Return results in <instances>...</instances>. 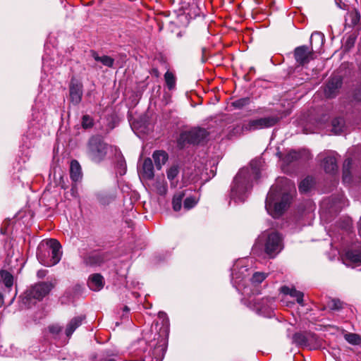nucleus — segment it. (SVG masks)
I'll list each match as a JSON object with an SVG mask.
<instances>
[{
	"mask_svg": "<svg viewBox=\"0 0 361 361\" xmlns=\"http://www.w3.org/2000/svg\"><path fill=\"white\" fill-rule=\"evenodd\" d=\"M260 160H252L248 167L241 169L234 177L231 185L229 202L235 204L245 202L250 193L253 181H257L261 176Z\"/></svg>",
	"mask_w": 361,
	"mask_h": 361,
	"instance_id": "nucleus-1",
	"label": "nucleus"
},
{
	"mask_svg": "<svg viewBox=\"0 0 361 361\" xmlns=\"http://www.w3.org/2000/svg\"><path fill=\"white\" fill-rule=\"evenodd\" d=\"M295 192L294 184L288 178L279 179L267 195L265 209L274 218L280 217L289 207Z\"/></svg>",
	"mask_w": 361,
	"mask_h": 361,
	"instance_id": "nucleus-2",
	"label": "nucleus"
},
{
	"mask_svg": "<svg viewBox=\"0 0 361 361\" xmlns=\"http://www.w3.org/2000/svg\"><path fill=\"white\" fill-rule=\"evenodd\" d=\"M283 237L275 231H264L257 238L252 246L254 255L264 254L270 259L275 258L283 249Z\"/></svg>",
	"mask_w": 361,
	"mask_h": 361,
	"instance_id": "nucleus-3",
	"label": "nucleus"
},
{
	"mask_svg": "<svg viewBox=\"0 0 361 361\" xmlns=\"http://www.w3.org/2000/svg\"><path fill=\"white\" fill-rule=\"evenodd\" d=\"M62 256L61 245L56 239H49L41 243L37 250V257L40 264L52 267L58 264Z\"/></svg>",
	"mask_w": 361,
	"mask_h": 361,
	"instance_id": "nucleus-4",
	"label": "nucleus"
},
{
	"mask_svg": "<svg viewBox=\"0 0 361 361\" xmlns=\"http://www.w3.org/2000/svg\"><path fill=\"white\" fill-rule=\"evenodd\" d=\"M114 146L109 145L99 135L92 136L87 144V154L95 163L104 160L109 151H114Z\"/></svg>",
	"mask_w": 361,
	"mask_h": 361,
	"instance_id": "nucleus-5",
	"label": "nucleus"
},
{
	"mask_svg": "<svg viewBox=\"0 0 361 361\" xmlns=\"http://www.w3.org/2000/svg\"><path fill=\"white\" fill-rule=\"evenodd\" d=\"M54 287L51 282L44 281L35 284L27 289L21 298L22 304L27 308L42 300Z\"/></svg>",
	"mask_w": 361,
	"mask_h": 361,
	"instance_id": "nucleus-6",
	"label": "nucleus"
},
{
	"mask_svg": "<svg viewBox=\"0 0 361 361\" xmlns=\"http://www.w3.org/2000/svg\"><path fill=\"white\" fill-rule=\"evenodd\" d=\"M250 275L247 259L237 260L231 268V283L241 294H248L246 291L247 278Z\"/></svg>",
	"mask_w": 361,
	"mask_h": 361,
	"instance_id": "nucleus-7",
	"label": "nucleus"
},
{
	"mask_svg": "<svg viewBox=\"0 0 361 361\" xmlns=\"http://www.w3.org/2000/svg\"><path fill=\"white\" fill-rule=\"evenodd\" d=\"M112 257L113 254L104 249L93 250L81 256L82 264L92 268L105 265Z\"/></svg>",
	"mask_w": 361,
	"mask_h": 361,
	"instance_id": "nucleus-8",
	"label": "nucleus"
},
{
	"mask_svg": "<svg viewBox=\"0 0 361 361\" xmlns=\"http://www.w3.org/2000/svg\"><path fill=\"white\" fill-rule=\"evenodd\" d=\"M198 200L192 195V190L180 188L172 198V207L175 212H179L182 208L186 211L193 208L197 204Z\"/></svg>",
	"mask_w": 361,
	"mask_h": 361,
	"instance_id": "nucleus-9",
	"label": "nucleus"
},
{
	"mask_svg": "<svg viewBox=\"0 0 361 361\" xmlns=\"http://www.w3.org/2000/svg\"><path fill=\"white\" fill-rule=\"evenodd\" d=\"M247 306L259 315L271 317L276 307L275 298L274 297L250 298Z\"/></svg>",
	"mask_w": 361,
	"mask_h": 361,
	"instance_id": "nucleus-10",
	"label": "nucleus"
},
{
	"mask_svg": "<svg viewBox=\"0 0 361 361\" xmlns=\"http://www.w3.org/2000/svg\"><path fill=\"white\" fill-rule=\"evenodd\" d=\"M280 118L277 115H271L267 117L250 119L245 121L240 126L242 133L251 132L274 126Z\"/></svg>",
	"mask_w": 361,
	"mask_h": 361,
	"instance_id": "nucleus-11",
	"label": "nucleus"
},
{
	"mask_svg": "<svg viewBox=\"0 0 361 361\" xmlns=\"http://www.w3.org/2000/svg\"><path fill=\"white\" fill-rule=\"evenodd\" d=\"M209 135L207 130L202 128H194L180 133L178 143L180 147L187 144L199 145L203 142Z\"/></svg>",
	"mask_w": 361,
	"mask_h": 361,
	"instance_id": "nucleus-12",
	"label": "nucleus"
},
{
	"mask_svg": "<svg viewBox=\"0 0 361 361\" xmlns=\"http://www.w3.org/2000/svg\"><path fill=\"white\" fill-rule=\"evenodd\" d=\"M0 306L4 304L6 298L10 296V292L13 285V277L11 274L5 270L0 271Z\"/></svg>",
	"mask_w": 361,
	"mask_h": 361,
	"instance_id": "nucleus-13",
	"label": "nucleus"
},
{
	"mask_svg": "<svg viewBox=\"0 0 361 361\" xmlns=\"http://www.w3.org/2000/svg\"><path fill=\"white\" fill-rule=\"evenodd\" d=\"M69 99L73 105H78L83 95V85L75 78H72L69 83Z\"/></svg>",
	"mask_w": 361,
	"mask_h": 361,
	"instance_id": "nucleus-14",
	"label": "nucleus"
},
{
	"mask_svg": "<svg viewBox=\"0 0 361 361\" xmlns=\"http://www.w3.org/2000/svg\"><path fill=\"white\" fill-rule=\"evenodd\" d=\"M343 85V79L341 76L331 77L326 82L324 94L327 98H334Z\"/></svg>",
	"mask_w": 361,
	"mask_h": 361,
	"instance_id": "nucleus-15",
	"label": "nucleus"
},
{
	"mask_svg": "<svg viewBox=\"0 0 361 361\" xmlns=\"http://www.w3.org/2000/svg\"><path fill=\"white\" fill-rule=\"evenodd\" d=\"M313 48H309L306 45L298 47L294 50V58L296 62L300 66L307 64L312 58Z\"/></svg>",
	"mask_w": 361,
	"mask_h": 361,
	"instance_id": "nucleus-16",
	"label": "nucleus"
},
{
	"mask_svg": "<svg viewBox=\"0 0 361 361\" xmlns=\"http://www.w3.org/2000/svg\"><path fill=\"white\" fill-rule=\"evenodd\" d=\"M45 121V111L39 102H36L32 107V121L30 126L37 129H39Z\"/></svg>",
	"mask_w": 361,
	"mask_h": 361,
	"instance_id": "nucleus-17",
	"label": "nucleus"
},
{
	"mask_svg": "<svg viewBox=\"0 0 361 361\" xmlns=\"http://www.w3.org/2000/svg\"><path fill=\"white\" fill-rule=\"evenodd\" d=\"M337 153L331 152L324 158L322 166L326 173L331 175L337 173L338 169L337 164Z\"/></svg>",
	"mask_w": 361,
	"mask_h": 361,
	"instance_id": "nucleus-18",
	"label": "nucleus"
},
{
	"mask_svg": "<svg viewBox=\"0 0 361 361\" xmlns=\"http://www.w3.org/2000/svg\"><path fill=\"white\" fill-rule=\"evenodd\" d=\"M309 157V152L307 150H290L282 159L284 164L289 165L294 161L299 160H305Z\"/></svg>",
	"mask_w": 361,
	"mask_h": 361,
	"instance_id": "nucleus-19",
	"label": "nucleus"
},
{
	"mask_svg": "<svg viewBox=\"0 0 361 361\" xmlns=\"http://www.w3.org/2000/svg\"><path fill=\"white\" fill-rule=\"evenodd\" d=\"M87 286L93 291H99L104 286V279L100 274H92L88 278Z\"/></svg>",
	"mask_w": 361,
	"mask_h": 361,
	"instance_id": "nucleus-20",
	"label": "nucleus"
},
{
	"mask_svg": "<svg viewBox=\"0 0 361 361\" xmlns=\"http://www.w3.org/2000/svg\"><path fill=\"white\" fill-rule=\"evenodd\" d=\"M281 292L284 295H290L295 298L300 305H305L303 300L304 293L301 291L297 290L294 287L283 286L281 288Z\"/></svg>",
	"mask_w": 361,
	"mask_h": 361,
	"instance_id": "nucleus-21",
	"label": "nucleus"
},
{
	"mask_svg": "<svg viewBox=\"0 0 361 361\" xmlns=\"http://www.w3.org/2000/svg\"><path fill=\"white\" fill-rule=\"evenodd\" d=\"M180 173L179 167L177 165H173L168 169L166 171L167 178L170 182L171 188H176L179 186L178 175Z\"/></svg>",
	"mask_w": 361,
	"mask_h": 361,
	"instance_id": "nucleus-22",
	"label": "nucleus"
},
{
	"mask_svg": "<svg viewBox=\"0 0 361 361\" xmlns=\"http://www.w3.org/2000/svg\"><path fill=\"white\" fill-rule=\"evenodd\" d=\"M113 152L114 153L116 160V167L117 173L120 176H123L126 172V163L121 152L116 147L114 148Z\"/></svg>",
	"mask_w": 361,
	"mask_h": 361,
	"instance_id": "nucleus-23",
	"label": "nucleus"
},
{
	"mask_svg": "<svg viewBox=\"0 0 361 361\" xmlns=\"http://www.w3.org/2000/svg\"><path fill=\"white\" fill-rule=\"evenodd\" d=\"M85 319V315L77 316L71 319V321L68 323L65 330L66 336L68 338L71 337V336L82 324Z\"/></svg>",
	"mask_w": 361,
	"mask_h": 361,
	"instance_id": "nucleus-24",
	"label": "nucleus"
},
{
	"mask_svg": "<svg viewBox=\"0 0 361 361\" xmlns=\"http://www.w3.org/2000/svg\"><path fill=\"white\" fill-rule=\"evenodd\" d=\"M140 173L145 179L151 180L154 178V166L150 158H146L144 160Z\"/></svg>",
	"mask_w": 361,
	"mask_h": 361,
	"instance_id": "nucleus-25",
	"label": "nucleus"
},
{
	"mask_svg": "<svg viewBox=\"0 0 361 361\" xmlns=\"http://www.w3.org/2000/svg\"><path fill=\"white\" fill-rule=\"evenodd\" d=\"M70 177L73 182H78L82 179L81 166L77 160H72L71 162Z\"/></svg>",
	"mask_w": 361,
	"mask_h": 361,
	"instance_id": "nucleus-26",
	"label": "nucleus"
},
{
	"mask_svg": "<svg viewBox=\"0 0 361 361\" xmlns=\"http://www.w3.org/2000/svg\"><path fill=\"white\" fill-rule=\"evenodd\" d=\"M152 157L157 169L159 170L167 161L168 154L164 150H156L153 152Z\"/></svg>",
	"mask_w": 361,
	"mask_h": 361,
	"instance_id": "nucleus-27",
	"label": "nucleus"
},
{
	"mask_svg": "<svg viewBox=\"0 0 361 361\" xmlns=\"http://www.w3.org/2000/svg\"><path fill=\"white\" fill-rule=\"evenodd\" d=\"M90 55L96 61L100 62L108 68H112L114 64V59L113 58L106 55L100 56L94 50L90 51Z\"/></svg>",
	"mask_w": 361,
	"mask_h": 361,
	"instance_id": "nucleus-28",
	"label": "nucleus"
},
{
	"mask_svg": "<svg viewBox=\"0 0 361 361\" xmlns=\"http://www.w3.org/2000/svg\"><path fill=\"white\" fill-rule=\"evenodd\" d=\"M97 201L102 205H106L111 203L116 198V195L112 192L102 191L96 195Z\"/></svg>",
	"mask_w": 361,
	"mask_h": 361,
	"instance_id": "nucleus-29",
	"label": "nucleus"
},
{
	"mask_svg": "<svg viewBox=\"0 0 361 361\" xmlns=\"http://www.w3.org/2000/svg\"><path fill=\"white\" fill-rule=\"evenodd\" d=\"M306 348L310 350H316L321 347L322 341L318 336L312 332H307V342Z\"/></svg>",
	"mask_w": 361,
	"mask_h": 361,
	"instance_id": "nucleus-30",
	"label": "nucleus"
},
{
	"mask_svg": "<svg viewBox=\"0 0 361 361\" xmlns=\"http://www.w3.org/2000/svg\"><path fill=\"white\" fill-rule=\"evenodd\" d=\"M353 161L350 158L345 159L343 165V181L348 183L352 180L350 169L352 167Z\"/></svg>",
	"mask_w": 361,
	"mask_h": 361,
	"instance_id": "nucleus-31",
	"label": "nucleus"
},
{
	"mask_svg": "<svg viewBox=\"0 0 361 361\" xmlns=\"http://www.w3.org/2000/svg\"><path fill=\"white\" fill-rule=\"evenodd\" d=\"M293 343L296 345L300 347H305L307 342V332L305 333H295L293 336Z\"/></svg>",
	"mask_w": 361,
	"mask_h": 361,
	"instance_id": "nucleus-32",
	"label": "nucleus"
},
{
	"mask_svg": "<svg viewBox=\"0 0 361 361\" xmlns=\"http://www.w3.org/2000/svg\"><path fill=\"white\" fill-rule=\"evenodd\" d=\"M314 179L312 177L307 176L304 178L299 185V191L301 193H306L310 190L314 185Z\"/></svg>",
	"mask_w": 361,
	"mask_h": 361,
	"instance_id": "nucleus-33",
	"label": "nucleus"
},
{
	"mask_svg": "<svg viewBox=\"0 0 361 361\" xmlns=\"http://www.w3.org/2000/svg\"><path fill=\"white\" fill-rule=\"evenodd\" d=\"M164 80L166 85L169 90H173L175 89L176 85V78L172 72L167 71L164 74Z\"/></svg>",
	"mask_w": 361,
	"mask_h": 361,
	"instance_id": "nucleus-34",
	"label": "nucleus"
},
{
	"mask_svg": "<svg viewBox=\"0 0 361 361\" xmlns=\"http://www.w3.org/2000/svg\"><path fill=\"white\" fill-rule=\"evenodd\" d=\"M324 40V35L320 32H314L310 37V42L312 47L313 48V43H315V46L321 47Z\"/></svg>",
	"mask_w": 361,
	"mask_h": 361,
	"instance_id": "nucleus-35",
	"label": "nucleus"
},
{
	"mask_svg": "<svg viewBox=\"0 0 361 361\" xmlns=\"http://www.w3.org/2000/svg\"><path fill=\"white\" fill-rule=\"evenodd\" d=\"M157 193L161 196H165L168 192L167 183L164 180H157L154 183Z\"/></svg>",
	"mask_w": 361,
	"mask_h": 361,
	"instance_id": "nucleus-36",
	"label": "nucleus"
},
{
	"mask_svg": "<svg viewBox=\"0 0 361 361\" xmlns=\"http://www.w3.org/2000/svg\"><path fill=\"white\" fill-rule=\"evenodd\" d=\"M346 257L354 263H361V250H348L346 252Z\"/></svg>",
	"mask_w": 361,
	"mask_h": 361,
	"instance_id": "nucleus-37",
	"label": "nucleus"
},
{
	"mask_svg": "<svg viewBox=\"0 0 361 361\" xmlns=\"http://www.w3.org/2000/svg\"><path fill=\"white\" fill-rule=\"evenodd\" d=\"M344 128V120L342 118H336L332 121V130L338 134L343 131Z\"/></svg>",
	"mask_w": 361,
	"mask_h": 361,
	"instance_id": "nucleus-38",
	"label": "nucleus"
},
{
	"mask_svg": "<svg viewBox=\"0 0 361 361\" xmlns=\"http://www.w3.org/2000/svg\"><path fill=\"white\" fill-rule=\"evenodd\" d=\"M344 338L349 343L353 345L360 344L361 341V337L353 333L345 334Z\"/></svg>",
	"mask_w": 361,
	"mask_h": 361,
	"instance_id": "nucleus-39",
	"label": "nucleus"
},
{
	"mask_svg": "<svg viewBox=\"0 0 361 361\" xmlns=\"http://www.w3.org/2000/svg\"><path fill=\"white\" fill-rule=\"evenodd\" d=\"M267 276V274L264 272H255L250 281L252 285H257L261 283Z\"/></svg>",
	"mask_w": 361,
	"mask_h": 361,
	"instance_id": "nucleus-40",
	"label": "nucleus"
},
{
	"mask_svg": "<svg viewBox=\"0 0 361 361\" xmlns=\"http://www.w3.org/2000/svg\"><path fill=\"white\" fill-rule=\"evenodd\" d=\"M349 20H350V26L356 25L360 20V13L357 11L350 13L348 16V18H346V21Z\"/></svg>",
	"mask_w": 361,
	"mask_h": 361,
	"instance_id": "nucleus-41",
	"label": "nucleus"
},
{
	"mask_svg": "<svg viewBox=\"0 0 361 361\" xmlns=\"http://www.w3.org/2000/svg\"><path fill=\"white\" fill-rule=\"evenodd\" d=\"M250 99L249 97H243L238 99L235 100L232 102V106L235 109H240L243 107L248 105L250 104Z\"/></svg>",
	"mask_w": 361,
	"mask_h": 361,
	"instance_id": "nucleus-42",
	"label": "nucleus"
},
{
	"mask_svg": "<svg viewBox=\"0 0 361 361\" xmlns=\"http://www.w3.org/2000/svg\"><path fill=\"white\" fill-rule=\"evenodd\" d=\"M329 307L332 310H340L344 307L345 303L339 299H332L328 304Z\"/></svg>",
	"mask_w": 361,
	"mask_h": 361,
	"instance_id": "nucleus-43",
	"label": "nucleus"
},
{
	"mask_svg": "<svg viewBox=\"0 0 361 361\" xmlns=\"http://www.w3.org/2000/svg\"><path fill=\"white\" fill-rule=\"evenodd\" d=\"M93 119L89 115H84L82 118V126L87 129L93 126Z\"/></svg>",
	"mask_w": 361,
	"mask_h": 361,
	"instance_id": "nucleus-44",
	"label": "nucleus"
},
{
	"mask_svg": "<svg viewBox=\"0 0 361 361\" xmlns=\"http://www.w3.org/2000/svg\"><path fill=\"white\" fill-rule=\"evenodd\" d=\"M61 330L62 328L57 324H53L49 326V331L53 335H58Z\"/></svg>",
	"mask_w": 361,
	"mask_h": 361,
	"instance_id": "nucleus-45",
	"label": "nucleus"
},
{
	"mask_svg": "<svg viewBox=\"0 0 361 361\" xmlns=\"http://www.w3.org/2000/svg\"><path fill=\"white\" fill-rule=\"evenodd\" d=\"M159 317L160 319H163V325H168L169 324V319L166 316V314L164 312H159Z\"/></svg>",
	"mask_w": 361,
	"mask_h": 361,
	"instance_id": "nucleus-46",
	"label": "nucleus"
},
{
	"mask_svg": "<svg viewBox=\"0 0 361 361\" xmlns=\"http://www.w3.org/2000/svg\"><path fill=\"white\" fill-rule=\"evenodd\" d=\"M354 98L355 99H356L357 101H360L361 102V87H359V88H357L355 90V93H354Z\"/></svg>",
	"mask_w": 361,
	"mask_h": 361,
	"instance_id": "nucleus-47",
	"label": "nucleus"
},
{
	"mask_svg": "<svg viewBox=\"0 0 361 361\" xmlns=\"http://www.w3.org/2000/svg\"><path fill=\"white\" fill-rule=\"evenodd\" d=\"M336 3L338 7L341 9L345 10L348 7V4H346L345 2H343L341 0H339V1L336 0Z\"/></svg>",
	"mask_w": 361,
	"mask_h": 361,
	"instance_id": "nucleus-48",
	"label": "nucleus"
},
{
	"mask_svg": "<svg viewBox=\"0 0 361 361\" xmlns=\"http://www.w3.org/2000/svg\"><path fill=\"white\" fill-rule=\"evenodd\" d=\"M206 52H207V48L202 47V59H201L202 63H205L208 59V57L206 56Z\"/></svg>",
	"mask_w": 361,
	"mask_h": 361,
	"instance_id": "nucleus-49",
	"label": "nucleus"
},
{
	"mask_svg": "<svg viewBox=\"0 0 361 361\" xmlns=\"http://www.w3.org/2000/svg\"><path fill=\"white\" fill-rule=\"evenodd\" d=\"M44 270H40L37 272V276L39 277V278H42L44 276Z\"/></svg>",
	"mask_w": 361,
	"mask_h": 361,
	"instance_id": "nucleus-50",
	"label": "nucleus"
},
{
	"mask_svg": "<svg viewBox=\"0 0 361 361\" xmlns=\"http://www.w3.org/2000/svg\"><path fill=\"white\" fill-rule=\"evenodd\" d=\"M338 198H339V202H340L341 204L344 205L345 198H344L343 195H340L338 197Z\"/></svg>",
	"mask_w": 361,
	"mask_h": 361,
	"instance_id": "nucleus-51",
	"label": "nucleus"
},
{
	"mask_svg": "<svg viewBox=\"0 0 361 361\" xmlns=\"http://www.w3.org/2000/svg\"><path fill=\"white\" fill-rule=\"evenodd\" d=\"M123 311L128 312L130 311V309L127 306H125L123 308Z\"/></svg>",
	"mask_w": 361,
	"mask_h": 361,
	"instance_id": "nucleus-52",
	"label": "nucleus"
},
{
	"mask_svg": "<svg viewBox=\"0 0 361 361\" xmlns=\"http://www.w3.org/2000/svg\"><path fill=\"white\" fill-rule=\"evenodd\" d=\"M9 298H9V303H11V302H13V299H14V296L11 295Z\"/></svg>",
	"mask_w": 361,
	"mask_h": 361,
	"instance_id": "nucleus-53",
	"label": "nucleus"
},
{
	"mask_svg": "<svg viewBox=\"0 0 361 361\" xmlns=\"http://www.w3.org/2000/svg\"><path fill=\"white\" fill-rule=\"evenodd\" d=\"M1 233L2 234H4H4H6V231H5V229H4V228H1Z\"/></svg>",
	"mask_w": 361,
	"mask_h": 361,
	"instance_id": "nucleus-54",
	"label": "nucleus"
},
{
	"mask_svg": "<svg viewBox=\"0 0 361 361\" xmlns=\"http://www.w3.org/2000/svg\"><path fill=\"white\" fill-rule=\"evenodd\" d=\"M276 155H277L280 159L281 158V156H282L281 152H278L276 153Z\"/></svg>",
	"mask_w": 361,
	"mask_h": 361,
	"instance_id": "nucleus-55",
	"label": "nucleus"
},
{
	"mask_svg": "<svg viewBox=\"0 0 361 361\" xmlns=\"http://www.w3.org/2000/svg\"><path fill=\"white\" fill-rule=\"evenodd\" d=\"M71 192H72V195H73V196H75V190H74V188H73V187L71 188Z\"/></svg>",
	"mask_w": 361,
	"mask_h": 361,
	"instance_id": "nucleus-56",
	"label": "nucleus"
},
{
	"mask_svg": "<svg viewBox=\"0 0 361 361\" xmlns=\"http://www.w3.org/2000/svg\"><path fill=\"white\" fill-rule=\"evenodd\" d=\"M104 361H116V360L113 358H109V359L105 360Z\"/></svg>",
	"mask_w": 361,
	"mask_h": 361,
	"instance_id": "nucleus-57",
	"label": "nucleus"
},
{
	"mask_svg": "<svg viewBox=\"0 0 361 361\" xmlns=\"http://www.w3.org/2000/svg\"><path fill=\"white\" fill-rule=\"evenodd\" d=\"M0 355H6V356H8V354L3 353L1 352V350H0Z\"/></svg>",
	"mask_w": 361,
	"mask_h": 361,
	"instance_id": "nucleus-58",
	"label": "nucleus"
}]
</instances>
